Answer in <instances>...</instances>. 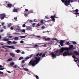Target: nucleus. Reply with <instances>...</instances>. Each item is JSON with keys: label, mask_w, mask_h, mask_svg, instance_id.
Returning <instances> with one entry per match:
<instances>
[{"label": "nucleus", "mask_w": 79, "mask_h": 79, "mask_svg": "<svg viewBox=\"0 0 79 79\" xmlns=\"http://www.w3.org/2000/svg\"><path fill=\"white\" fill-rule=\"evenodd\" d=\"M38 46L37 45V44H35L34 45V47H37Z\"/></svg>", "instance_id": "nucleus-54"}, {"label": "nucleus", "mask_w": 79, "mask_h": 79, "mask_svg": "<svg viewBox=\"0 0 79 79\" xmlns=\"http://www.w3.org/2000/svg\"><path fill=\"white\" fill-rule=\"evenodd\" d=\"M66 44L69 45V44H70V43L68 42H67L66 43Z\"/></svg>", "instance_id": "nucleus-26"}, {"label": "nucleus", "mask_w": 79, "mask_h": 79, "mask_svg": "<svg viewBox=\"0 0 79 79\" xmlns=\"http://www.w3.org/2000/svg\"><path fill=\"white\" fill-rule=\"evenodd\" d=\"M19 39L17 37H15L14 38H13V39H14V40H18V39Z\"/></svg>", "instance_id": "nucleus-20"}, {"label": "nucleus", "mask_w": 79, "mask_h": 79, "mask_svg": "<svg viewBox=\"0 0 79 79\" xmlns=\"http://www.w3.org/2000/svg\"><path fill=\"white\" fill-rule=\"evenodd\" d=\"M17 17L15 18H14V19H15V20H17Z\"/></svg>", "instance_id": "nucleus-62"}, {"label": "nucleus", "mask_w": 79, "mask_h": 79, "mask_svg": "<svg viewBox=\"0 0 79 79\" xmlns=\"http://www.w3.org/2000/svg\"><path fill=\"white\" fill-rule=\"evenodd\" d=\"M11 44H17V42L15 41H13Z\"/></svg>", "instance_id": "nucleus-17"}, {"label": "nucleus", "mask_w": 79, "mask_h": 79, "mask_svg": "<svg viewBox=\"0 0 79 79\" xmlns=\"http://www.w3.org/2000/svg\"><path fill=\"white\" fill-rule=\"evenodd\" d=\"M13 12H14L15 13L17 12V10L15 9H13Z\"/></svg>", "instance_id": "nucleus-19"}, {"label": "nucleus", "mask_w": 79, "mask_h": 79, "mask_svg": "<svg viewBox=\"0 0 79 79\" xmlns=\"http://www.w3.org/2000/svg\"><path fill=\"white\" fill-rule=\"evenodd\" d=\"M74 62H77V60H76L75 59H74Z\"/></svg>", "instance_id": "nucleus-59"}, {"label": "nucleus", "mask_w": 79, "mask_h": 79, "mask_svg": "<svg viewBox=\"0 0 79 79\" xmlns=\"http://www.w3.org/2000/svg\"><path fill=\"white\" fill-rule=\"evenodd\" d=\"M25 60H23L22 61V63H25Z\"/></svg>", "instance_id": "nucleus-57"}, {"label": "nucleus", "mask_w": 79, "mask_h": 79, "mask_svg": "<svg viewBox=\"0 0 79 79\" xmlns=\"http://www.w3.org/2000/svg\"><path fill=\"white\" fill-rule=\"evenodd\" d=\"M4 24L5 23H4V22L1 23V25H2V26H3Z\"/></svg>", "instance_id": "nucleus-50"}, {"label": "nucleus", "mask_w": 79, "mask_h": 79, "mask_svg": "<svg viewBox=\"0 0 79 79\" xmlns=\"http://www.w3.org/2000/svg\"><path fill=\"white\" fill-rule=\"evenodd\" d=\"M29 22H33V21L32 20H29Z\"/></svg>", "instance_id": "nucleus-63"}, {"label": "nucleus", "mask_w": 79, "mask_h": 79, "mask_svg": "<svg viewBox=\"0 0 79 79\" xmlns=\"http://www.w3.org/2000/svg\"><path fill=\"white\" fill-rule=\"evenodd\" d=\"M30 58H29V57H27L25 58V60H27V59H29Z\"/></svg>", "instance_id": "nucleus-35"}, {"label": "nucleus", "mask_w": 79, "mask_h": 79, "mask_svg": "<svg viewBox=\"0 0 79 79\" xmlns=\"http://www.w3.org/2000/svg\"><path fill=\"white\" fill-rule=\"evenodd\" d=\"M53 40H54L56 41H60L58 40H57V39L56 38H55V39H53Z\"/></svg>", "instance_id": "nucleus-34"}, {"label": "nucleus", "mask_w": 79, "mask_h": 79, "mask_svg": "<svg viewBox=\"0 0 79 79\" xmlns=\"http://www.w3.org/2000/svg\"><path fill=\"white\" fill-rule=\"evenodd\" d=\"M24 70L26 71H29V69H26V68H24Z\"/></svg>", "instance_id": "nucleus-27"}, {"label": "nucleus", "mask_w": 79, "mask_h": 79, "mask_svg": "<svg viewBox=\"0 0 79 79\" xmlns=\"http://www.w3.org/2000/svg\"><path fill=\"white\" fill-rule=\"evenodd\" d=\"M6 46L9 48H11L13 49H15V48L13 46Z\"/></svg>", "instance_id": "nucleus-6"}, {"label": "nucleus", "mask_w": 79, "mask_h": 79, "mask_svg": "<svg viewBox=\"0 0 79 79\" xmlns=\"http://www.w3.org/2000/svg\"><path fill=\"white\" fill-rule=\"evenodd\" d=\"M25 11H26V12H27V11H28V9H25Z\"/></svg>", "instance_id": "nucleus-53"}, {"label": "nucleus", "mask_w": 79, "mask_h": 79, "mask_svg": "<svg viewBox=\"0 0 79 79\" xmlns=\"http://www.w3.org/2000/svg\"><path fill=\"white\" fill-rule=\"evenodd\" d=\"M45 18L46 19H49V17L48 16H45Z\"/></svg>", "instance_id": "nucleus-47"}, {"label": "nucleus", "mask_w": 79, "mask_h": 79, "mask_svg": "<svg viewBox=\"0 0 79 79\" xmlns=\"http://www.w3.org/2000/svg\"><path fill=\"white\" fill-rule=\"evenodd\" d=\"M13 65H14V62H11V63H10V65H11V66H12Z\"/></svg>", "instance_id": "nucleus-22"}, {"label": "nucleus", "mask_w": 79, "mask_h": 79, "mask_svg": "<svg viewBox=\"0 0 79 79\" xmlns=\"http://www.w3.org/2000/svg\"><path fill=\"white\" fill-rule=\"evenodd\" d=\"M24 42L23 40H21V41H20V43L21 44H23V43Z\"/></svg>", "instance_id": "nucleus-38"}, {"label": "nucleus", "mask_w": 79, "mask_h": 79, "mask_svg": "<svg viewBox=\"0 0 79 79\" xmlns=\"http://www.w3.org/2000/svg\"><path fill=\"white\" fill-rule=\"evenodd\" d=\"M7 6L9 7H12V4H7Z\"/></svg>", "instance_id": "nucleus-14"}, {"label": "nucleus", "mask_w": 79, "mask_h": 79, "mask_svg": "<svg viewBox=\"0 0 79 79\" xmlns=\"http://www.w3.org/2000/svg\"><path fill=\"white\" fill-rule=\"evenodd\" d=\"M5 68H0V70H3Z\"/></svg>", "instance_id": "nucleus-43"}, {"label": "nucleus", "mask_w": 79, "mask_h": 79, "mask_svg": "<svg viewBox=\"0 0 79 79\" xmlns=\"http://www.w3.org/2000/svg\"><path fill=\"white\" fill-rule=\"evenodd\" d=\"M23 27H25V24H23Z\"/></svg>", "instance_id": "nucleus-49"}, {"label": "nucleus", "mask_w": 79, "mask_h": 79, "mask_svg": "<svg viewBox=\"0 0 79 79\" xmlns=\"http://www.w3.org/2000/svg\"><path fill=\"white\" fill-rule=\"evenodd\" d=\"M41 28L44 29L45 28V27H44V26H43L42 27H41Z\"/></svg>", "instance_id": "nucleus-55"}, {"label": "nucleus", "mask_w": 79, "mask_h": 79, "mask_svg": "<svg viewBox=\"0 0 79 79\" xmlns=\"http://www.w3.org/2000/svg\"><path fill=\"white\" fill-rule=\"evenodd\" d=\"M25 29H23V30H21V32H25Z\"/></svg>", "instance_id": "nucleus-24"}, {"label": "nucleus", "mask_w": 79, "mask_h": 79, "mask_svg": "<svg viewBox=\"0 0 79 79\" xmlns=\"http://www.w3.org/2000/svg\"><path fill=\"white\" fill-rule=\"evenodd\" d=\"M27 35L25 36H20V38H25L26 37H27Z\"/></svg>", "instance_id": "nucleus-16"}, {"label": "nucleus", "mask_w": 79, "mask_h": 79, "mask_svg": "<svg viewBox=\"0 0 79 79\" xmlns=\"http://www.w3.org/2000/svg\"><path fill=\"white\" fill-rule=\"evenodd\" d=\"M74 47L73 45H70V48H62L60 49V52L61 53L64 52V51H67L66 52H65L63 53V56H70L72 55L71 53H69V50H71L73 48V47Z\"/></svg>", "instance_id": "nucleus-1"}, {"label": "nucleus", "mask_w": 79, "mask_h": 79, "mask_svg": "<svg viewBox=\"0 0 79 79\" xmlns=\"http://www.w3.org/2000/svg\"><path fill=\"white\" fill-rule=\"evenodd\" d=\"M31 13H29L28 12H26L25 13H24V15H25V16H27L29 15V14H31Z\"/></svg>", "instance_id": "nucleus-15"}, {"label": "nucleus", "mask_w": 79, "mask_h": 79, "mask_svg": "<svg viewBox=\"0 0 79 79\" xmlns=\"http://www.w3.org/2000/svg\"><path fill=\"white\" fill-rule=\"evenodd\" d=\"M66 1H67V2H69V1L70 2V0H62V2H66Z\"/></svg>", "instance_id": "nucleus-18"}, {"label": "nucleus", "mask_w": 79, "mask_h": 79, "mask_svg": "<svg viewBox=\"0 0 79 79\" xmlns=\"http://www.w3.org/2000/svg\"><path fill=\"white\" fill-rule=\"evenodd\" d=\"M3 72H2L1 71H0V75L2 74L3 75Z\"/></svg>", "instance_id": "nucleus-39"}, {"label": "nucleus", "mask_w": 79, "mask_h": 79, "mask_svg": "<svg viewBox=\"0 0 79 79\" xmlns=\"http://www.w3.org/2000/svg\"><path fill=\"white\" fill-rule=\"evenodd\" d=\"M13 67L14 68H17V65H15V66H13Z\"/></svg>", "instance_id": "nucleus-40"}, {"label": "nucleus", "mask_w": 79, "mask_h": 79, "mask_svg": "<svg viewBox=\"0 0 79 79\" xmlns=\"http://www.w3.org/2000/svg\"><path fill=\"white\" fill-rule=\"evenodd\" d=\"M16 52L18 53H19V52H20V50H17L16 51Z\"/></svg>", "instance_id": "nucleus-32"}, {"label": "nucleus", "mask_w": 79, "mask_h": 79, "mask_svg": "<svg viewBox=\"0 0 79 79\" xmlns=\"http://www.w3.org/2000/svg\"><path fill=\"white\" fill-rule=\"evenodd\" d=\"M10 29L11 30H13L14 29L13 27H11Z\"/></svg>", "instance_id": "nucleus-52"}, {"label": "nucleus", "mask_w": 79, "mask_h": 79, "mask_svg": "<svg viewBox=\"0 0 79 79\" xmlns=\"http://www.w3.org/2000/svg\"><path fill=\"white\" fill-rule=\"evenodd\" d=\"M35 78L37 79H39V77L38 76L36 75L35 76Z\"/></svg>", "instance_id": "nucleus-37"}, {"label": "nucleus", "mask_w": 79, "mask_h": 79, "mask_svg": "<svg viewBox=\"0 0 79 79\" xmlns=\"http://www.w3.org/2000/svg\"><path fill=\"white\" fill-rule=\"evenodd\" d=\"M23 58V57H20V60H22Z\"/></svg>", "instance_id": "nucleus-48"}, {"label": "nucleus", "mask_w": 79, "mask_h": 79, "mask_svg": "<svg viewBox=\"0 0 79 79\" xmlns=\"http://www.w3.org/2000/svg\"><path fill=\"white\" fill-rule=\"evenodd\" d=\"M40 23L41 24H43V23H44L43 21L42 20H41Z\"/></svg>", "instance_id": "nucleus-46"}, {"label": "nucleus", "mask_w": 79, "mask_h": 79, "mask_svg": "<svg viewBox=\"0 0 79 79\" xmlns=\"http://www.w3.org/2000/svg\"><path fill=\"white\" fill-rule=\"evenodd\" d=\"M64 41L63 40H61L60 41V45L61 46H64Z\"/></svg>", "instance_id": "nucleus-7"}, {"label": "nucleus", "mask_w": 79, "mask_h": 79, "mask_svg": "<svg viewBox=\"0 0 79 79\" xmlns=\"http://www.w3.org/2000/svg\"><path fill=\"white\" fill-rule=\"evenodd\" d=\"M3 19H4V17H1V20H3Z\"/></svg>", "instance_id": "nucleus-51"}, {"label": "nucleus", "mask_w": 79, "mask_h": 79, "mask_svg": "<svg viewBox=\"0 0 79 79\" xmlns=\"http://www.w3.org/2000/svg\"><path fill=\"white\" fill-rule=\"evenodd\" d=\"M3 30H1V32H3Z\"/></svg>", "instance_id": "nucleus-58"}, {"label": "nucleus", "mask_w": 79, "mask_h": 79, "mask_svg": "<svg viewBox=\"0 0 79 79\" xmlns=\"http://www.w3.org/2000/svg\"><path fill=\"white\" fill-rule=\"evenodd\" d=\"M72 57L73 58H74V59H78V58H77L75 56V55H73L72 56Z\"/></svg>", "instance_id": "nucleus-29"}, {"label": "nucleus", "mask_w": 79, "mask_h": 79, "mask_svg": "<svg viewBox=\"0 0 79 79\" xmlns=\"http://www.w3.org/2000/svg\"><path fill=\"white\" fill-rule=\"evenodd\" d=\"M74 14L76 15H79V13L78 12H76L74 13Z\"/></svg>", "instance_id": "nucleus-42"}, {"label": "nucleus", "mask_w": 79, "mask_h": 79, "mask_svg": "<svg viewBox=\"0 0 79 79\" xmlns=\"http://www.w3.org/2000/svg\"><path fill=\"white\" fill-rule=\"evenodd\" d=\"M32 12H33V11H32V10H31V11H29L27 12H26V13H32Z\"/></svg>", "instance_id": "nucleus-30"}, {"label": "nucleus", "mask_w": 79, "mask_h": 79, "mask_svg": "<svg viewBox=\"0 0 79 79\" xmlns=\"http://www.w3.org/2000/svg\"><path fill=\"white\" fill-rule=\"evenodd\" d=\"M11 25H12V24L11 23H9L8 24V25H7L8 27H10L11 26Z\"/></svg>", "instance_id": "nucleus-25"}, {"label": "nucleus", "mask_w": 79, "mask_h": 79, "mask_svg": "<svg viewBox=\"0 0 79 79\" xmlns=\"http://www.w3.org/2000/svg\"><path fill=\"white\" fill-rule=\"evenodd\" d=\"M35 23H33V24H32V27H35Z\"/></svg>", "instance_id": "nucleus-31"}, {"label": "nucleus", "mask_w": 79, "mask_h": 79, "mask_svg": "<svg viewBox=\"0 0 79 79\" xmlns=\"http://www.w3.org/2000/svg\"><path fill=\"white\" fill-rule=\"evenodd\" d=\"M60 53H63V52H59V51H55V54L53 52H52L51 55H52V59H53L54 58H56V56H59Z\"/></svg>", "instance_id": "nucleus-3"}, {"label": "nucleus", "mask_w": 79, "mask_h": 79, "mask_svg": "<svg viewBox=\"0 0 79 79\" xmlns=\"http://www.w3.org/2000/svg\"><path fill=\"white\" fill-rule=\"evenodd\" d=\"M56 14H55V15L54 16L52 15L50 17V18L52 19V21H53V22H54L55 21V19H54V18H58V17L56 16Z\"/></svg>", "instance_id": "nucleus-4"}, {"label": "nucleus", "mask_w": 79, "mask_h": 79, "mask_svg": "<svg viewBox=\"0 0 79 79\" xmlns=\"http://www.w3.org/2000/svg\"><path fill=\"white\" fill-rule=\"evenodd\" d=\"M45 54L44 53L42 55V56H41V57L44 58L45 57Z\"/></svg>", "instance_id": "nucleus-28"}, {"label": "nucleus", "mask_w": 79, "mask_h": 79, "mask_svg": "<svg viewBox=\"0 0 79 79\" xmlns=\"http://www.w3.org/2000/svg\"><path fill=\"white\" fill-rule=\"evenodd\" d=\"M26 30L27 31L31 30V27L30 26H27L26 27Z\"/></svg>", "instance_id": "nucleus-8"}, {"label": "nucleus", "mask_w": 79, "mask_h": 79, "mask_svg": "<svg viewBox=\"0 0 79 79\" xmlns=\"http://www.w3.org/2000/svg\"><path fill=\"white\" fill-rule=\"evenodd\" d=\"M24 53V52H21V54H23Z\"/></svg>", "instance_id": "nucleus-60"}, {"label": "nucleus", "mask_w": 79, "mask_h": 79, "mask_svg": "<svg viewBox=\"0 0 79 79\" xmlns=\"http://www.w3.org/2000/svg\"><path fill=\"white\" fill-rule=\"evenodd\" d=\"M70 2H74V1H73V0H71V1H70Z\"/></svg>", "instance_id": "nucleus-61"}, {"label": "nucleus", "mask_w": 79, "mask_h": 79, "mask_svg": "<svg viewBox=\"0 0 79 79\" xmlns=\"http://www.w3.org/2000/svg\"><path fill=\"white\" fill-rule=\"evenodd\" d=\"M33 54H31V55H30V56H29V58H31V57H32V56H33Z\"/></svg>", "instance_id": "nucleus-44"}, {"label": "nucleus", "mask_w": 79, "mask_h": 79, "mask_svg": "<svg viewBox=\"0 0 79 79\" xmlns=\"http://www.w3.org/2000/svg\"><path fill=\"white\" fill-rule=\"evenodd\" d=\"M0 17H6V15L5 14H0Z\"/></svg>", "instance_id": "nucleus-11"}, {"label": "nucleus", "mask_w": 79, "mask_h": 79, "mask_svg": "<svg viewBox=\"0 0 79 79\" xmlns=\"http://www.w3.org/2000/svg\"><path fill=\"white\" fill-rule=\"evenodd\" d=\"M7 36H9V35H10V34H7Z\"/></svg>", "instance_id": "nucleus-64"}, {"label": "nucleus", "mask_w": 79, "mask_h": 79, "mask_svg": "<svg viewBox=\"0 0 79 79\" xmlns=\"http://www.w3.org/2000/svg\"><path fill=\"white\" fill-rule=\"evenodd\" d=\"M10 56H11L12 57H15V54H13V53H11L10 54Z\"/></svg>", "instance_id": "nucleus-12"}, {"label": "nucleus", "mask_w": 79, "mask_h": 79, "mask_svg": "<svg viewBox=\"0 0 79 79\" xmlns=\"http://www.w3.org/2000/svg\"><path fill=\"white\" fill-rule=\"evenodd\" d=\"M43 53L42 52L40 54L39 53V55L40 56H41V55H43Z\"/></svg>", "instance_id": "nucleus-33"}, {"label": "nucleus", "mask_w": 79, "mask_h": 79, "mask_svg": "<svg viewBox=\"0 0 79 79\" xmlns=\"http://www.w3.org/2000/svg\"><path fill=\"white\" fill-rule=\"evenodd\" d=\"M13 34H14V35L19 34V33H13Z\"/></svg>", "instance_id": "nucleus-56"}, {"label": "nucleus", "mask_w": 79, "mask_h": 79, "mask_svg": "<svg viewBox=\"0 0 79 79\" xmlns=\"http://www.w3.org/2000/svg\"><path fill=\"white\" fill-rule=\"evenodd\" d=\"M70 2L69 1H65V2H64L63 3H64V4L66 6H68V5H69V3Z\"/></svg>", "instance_id": "nucleus-5"}, {"label": "nucleus", "mask_w": 79, "mask_h": 79, "mask_svg": "<svg viewBox=\"0 0 79 79\" xmlns=\"http://www.w3.org/2000/svg\"><path fill=\"white\" fill-rule=\"evenodd\" d=\"M38 56H39V53H38L36 54V56L35 57V60H31L29 62V63L28 65L29 66L31 65L32 66H35V65L38 63H39V62H40V61L41 58L40 57H37Z\"/></svg>", "instance_id": "nucleus-2"}, {"label": "nucleus", "mask_w": 79, "mask_h": 79, "mask_svg": "<svg viewBox=\"0 0 79 79\" xmlns=\"http://www.w3.org/2000/svg\"><path fill=\"white\" fill-rule=\"evenodd\" d=\"M12 42H11L10 41H7V44H11Z\"/></svg>", "instance_id": "nucleus-23"}, {"label": "nucleus", "mask_w": 79, "mask_h": 79, "mask_svg": "<svg viewBox=\"0 0 79 79\" xmlns=\"http://www.w3.org/2000/svg\"><path fill=\"white\" fill-rule=\"evenodd\" d=\"M72 44H76L77 43H76V42L75 41H73L72 42Z\"/></svg>", "instance_id": "nucleus-36"}, {"label": "nucleus", "mask_w": 79, "mask_h": 79, "mask_svg": "<svg viewBox=\"0 0 79 79\" xmlns=\"http://www.w3.org/2000/svg\"><path fill=\"white\" fill-rule=\"evenodd\" d=\"M9 39H7L6 38H4L3 39V41H9Z\"/></svg>", "instance_id": "nucleus-13"}, {"label": "nucleus", "mask_w": 79, "mask_h": 79, "mask_svg": "<svg viewBox=\"0 0 79 79\" xmlns=\"http://www.w3.org/2000/svg\"><path fill=\"white\" fill-rule=\"evenodd\" d=\"M75 11L76 12H78V9H76V10H75Z\"/></svg>", "instance_id": "nucleus-45"}, {"label": "nucleus", "mask_w": 79, "mask_h": 79, "mask_svg": "<svg viewBox=\"0 0 79 79\" xmlns=\"http://www.w3.org/2000/svg\"><path fill=\"white\" fill-rule=\"evenodd\" d=\"M43 39L45 41H49L51 40V39H50V38H46L45 37L43 38Z\"/></svg>", "instance_id": "nucleus-9"}, {"label": "nucleus", "mask_w": 79, "mask_h": 79, "mask_svg": "<svg viewBox=\"0 0 79 79\" xmlns=\"http://www.w3.org/2000/svg\"><path fill=\"white\" fill-rule=\"evenodd\" d=\"M12 60H13V59H12V58H9V59H8V60H7V61H10Z\"/></svg>", "instance_id": "nucleus-21"}, {"label": "nucleus", "mask_w": 79, "mask_h": 79, "mask_svg": "<svg viewBox=\"0 0 79 79\" xmlns=\"http://www.w3.org/2000/svg\"><path fill=\"white\" fill-rule=\"evenodd\" d=\"M12 37H13V36H9L8 37V38H9V39H11L12 38Z\"/></svg>", "instance_id": "nucleus-41"}, {"label": "nucleus", "mask_w": 79, "mask_h": 79, "mask_svg": "<svg viewBox=\"0 0 79 79\" xmlns=\"http://www.w3.org/2000/svg\"><path fill=\"white\" fill-rule=\"evenodd\" d=\"M74 54L76 55V56L79 55V53L77 51H74Z\"/></svg>", "instance_id": "nucleus-10"}]
</instances>
